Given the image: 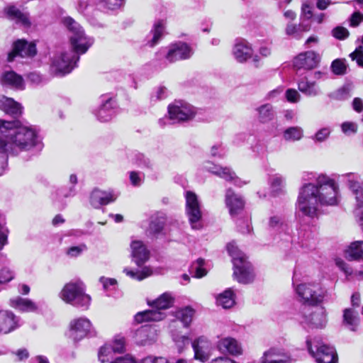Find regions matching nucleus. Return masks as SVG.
Returning <instances> with one entry per match:
<instances>
[{
	"label": "nucleus",
	"instance_id": "nucleus-63",
	"mask_svg": "<svg viewBox=\"0 0 363 363\" xmlns=\"http://www.w3.org/2000/svg\"><path fill=\"white\" fill-rule=\"evenodd\" d=\"M111 353V347L106 345L101 347L99 352V359L101 362L104 363L108 361L107 356Z\"/></svg>",
	"mask_w": 363,
	"mask_h": 363
},
{
	"label": "nucleus",
	"instance_id": "nucleus-27",
	"mask_svg": "<svg viewBox=\"0 0 363 363\" xmlns=\"http://www.w3.org/2000/svg\"><path fill=\"white\" fill-rule=\"evenodd\" d=\"M297 85L299 91L306 96L315 97L321 94V90L317 84L309 81L306 77L298 79Z\"/></svg>",
	"mask_w": 363,
	"mask_h": 363
},
{
	"label": "nucleus",
	"instance_id": "nucleus-33",
	"mask_svg": "<svg viewBox=\"0 0 363 363\" xmlns=\"http://www.w3.org/2000/svg\"><path fill=\"white\" fill-rule=\"evenodd\" d=\"M257 120L262 123H267L272 121L274 117L276 112L270 104H262L256 108Z\"/></svg>",
	"mask_w": 363,
	"mask_h": 363
},
{
	"label": "nucleus",
	"instance_id": "nucleus-39",
	"mask_svg": "<svg viewBox=\"0 0 363 363\" xmlns=\"http://www.w3.org/2000/svg\"><path fill=\"white\" fill-rule=\"evenodd\" d=\"M282 137L286 142L298 141L303 137V130L299 126L289 127L284 130Z\"/></svg>",
	"mask_w": 363,
	"mask_h": 363
},
{
	"label": "nucleus",
	"instance_id": "nucleus-17",
	"mask_svg": "<svg viewBox=\"0 0 363 363\" xmlns=\"http://www.w3.org/2000/svg\"><path fill=\"white\" fill-rule=\"evenodd\" d=\"M225 203L232 217L239 215L245 206L242 197L229 188L225 191Z\"/></svg>",
	"mask_w": 363,
	"mask_h": 363
},
{
	"label": "nucleus",
	"instance_id": "nucleus-1",
	"mask_svg": "<svg viewBox=\"0 0 363 363\" xmlns=\"http://www.w3.org/2000/svg\"><path fill=\"white\" fill-rule=\"evenodd\" d=\"M304 183L298 190L296 202L298 216L317 218L322 206H336L340 201V189L335 181L326 174L305 172Z\"/></svg>",
	"mask_w": 363,
	"mask_h": 363
},
{
	"label": "nucleus",
	"instance_id": "nucleus-62",
	"mask_svg": "<svg viewBox=\"0 0 363 363\" xmlns=\"http://www.w3.org/2000/svg\"><path fill=\"white\" fill-rule=\"evenodd\" d=\"M203 168L205 170H206L216 176H218L222 167L215 164L209 161H207L204 163Z\"/></svg>",
	"mask_w": 363,
	"mask_h": 363
},
{
	"label": "nucleus",
	"instance_id": "nucleus-46",
	"mask_svg": "<svg viewBox=\"0 0 363 363\" xmlns=\"http://www.w3.org/2000/svg\"><path fill=\"white\" fill-rule=\"evenodd\" d=\"M204 260L198 259L196 262L191 266V270L194 273V277L196 278H202L206 275L207 271L203 268Z\"/></svg>",
	"mask_w": 363,
	"mask_h": 363
},
{
	"label": "nucleus",
	"instance_id": "nucleus-64",
	"mask_svg": "<svg viewBox=\"0 0 363 363\" xmlns=\"http://www.w3.org/2000/svg\"><path fill=\"white\" fill-rule=\"evenodd\" d=\"M141 363H167V360L162 357H155L148 356L144 358Z\"/></svg>",
	"mask_w": 363,
	"mask_h": 363
},
{
	"label": "nucleus",
	"instance_id": "nucleus-8",
	"mask_svg": "<svg viewBox=\"0 0 363 363\" xmlns=\"http://www.w3.org/2000/svg\"><path fill=\"white\" fill-rule=\"evenodd\" d=\"M186 214L193 229L199 230L202 228V212L198 196L192 191L185 194Z\"/></svg>",
	"mask_w": 363,
	"mask_h": 363
},
{
	"label": "nucleus",
	"instance_id": "nucleus-5",
	"mask_svg": "<svg viewBox=\"0 0 363 363\" xmlns=\"http://www.w3.org/2000/svg\"><path fill=\"white\" fill-rule=\"evenodd\" d=\"M174 303V298L169 293H164L157 299L148 304L152 307L151 310H147L138 313L135 315V320L137 323L145 321H159L164 318V315L160 310H164L170 308Z\"/></svg>",
	"mask_w": 363,
	"mask_h": 363
},
{
	"label": "nucleus",
	"instance_id": "nucleus-30",
	"mask_svg": "<svg viewBox=\"0 0 363 363\" xmlns=\"http://www.w3.org/2000/svg\"><path fill=\"white\" fill-rule=\"evenodd\" d=\"M10 306L23 313L35 312L38 310V306L35 302L20 296L11 299Z\"/></svg>",
	"mask_w": 363,
	"mask_h": 363
},
{
	"label": "nucleus",
	"instance_id": "nucleus-57",
	"mask_svg": "<svg viewBox=\"0 0 363 363\" xmlns=\"http://www.w3.org/2000/svg\"><path fill=\"white\" fill-rule=\"evenodd\" d=\"M284 224V219L279 216H272L269 220V228L275 230L281 229Z\"/></svg>",
	"mask_w": 363,
	"mask_h": 363
},
{
	"label": "nucleus",
	"instance_id": "nucleus-36",
	"mask_svg": "<svg viewBox=\"0 0 363 363\" xmlns=\"http://www.w3.org/2000/svg\"><path fill=\"white\" fill-rule=\"evenodd\" d=\"M345 254L350 260L363 259V241L352 242L346 250Z\"/></svg>",
	"mask_w": 363,
	"mask_h": 363
},
{
	"label": "nucleus",
	"instance_id": "nucleus-29",
	"mask_svg": "<svg viewBox=\"0 0 363 363\" xmlns=\"http://www.w3.org/2000/svg\"><path fill=\"white\" fill-rule=\"evenodd\" d=\"M2 85L14 89H22L24 87L22 77L13 71H7L3 73L1 77Z\"/></svg>",
	"mask_w": 363,
	"mask_h": 363
},
{
	"label": "nucleus",
	"instance_id": "nucleus-59",
	"mask_svg": "<svg viewBox=\"0 0 363 363\" xmlns=\"http://www.w3.org/2000/svg\"><path fill=\"white\" fill-rule=\"evenodd\" d=\"M286 97L289 101L296 103L300 101L301 95L296 89H289L286 91Z\"/></svg>",
	"mask_w": 363,
	"mask_h": 363
},
{
	"label": "nucleus",
	"instance_id": "nucleus-53",
	"mask_svg": "<svg viewBox=\"0 0 363 363\" xmlns=\"http://www.w3.org/2000/svg\"><path fill=\"white\" fill-rule=\"evenodd\" d=\"M313 16V6L308 1L303 3L301 6V21L309 20Z\"/></svg>",
	"mask_w": 363,
	"mask_h": 363
},
{
	"label": "nucleus",
	"instance_id": "nucleus-3",
	"mask_svg": "<svg viewBox=\"0 0 363 363\" xmlns=\"http://www.w3.org/2000/svg\"><path fill=\"white\" fill-rule=\"evenodd\" d=\"M41 146V139L36 129L23 125L19 121L0 120V152L17 156Z\"/></svg>",
	"mask_w": 363,
	"mask_h": 363
},
{
	"label": "nucleus",
	"instance_id": "nucleus-37",
	"mask_svg": "<svg viewBox=\"0 0 363 363\" xmlns=\"http://www.w3.org/2000/svg\"><path fill=\"white\" fill-rule=\"evenodd\" d=\"M218 177L225 179L227 182H232L235 185L240 187L248 183V182L242 181L241 179L238 177L235 172L228 167H222Z\"/></svg>",
	"mask_w": 363,
	"mask_h": 363
},
{
	"label": "nucleus",
	"instance_id": "nucleus-7",
	"mask_svg": "<svg viewBox=\"0 0 363 363\" xmlns=\"http://www.w3.org/2000/svg\"><path fill=\"white\" fill-rule=\"evenodd\" d=\"M306 345L310 354L315 358L317 363H335L337 356L333 347L324 344L321 339H308Z\"/></svg>",
	"mask_w": 363,
	"mask_h": 363
},
{
	"label": "nucleus",
	"instance_id": "nucleus-44",
	"mask_svg": "<svg viewBox=\"0 0 363 363\" xmlns=\"http://www.w3.org/2000/svg\"><path fill=\"white\" fill-rule=\"evenodd\" d=\"M123 272L127 276L138 281L144 279L145 278L150 276L152 273L151 269L147 267H144L142 270H138L136 272L125 268L123 269Z\"/></svg>",
	"mask_w": 363,
	"mask_h": 363
},
{
	"label": "nucleus",
	"instance_id": "nucleus-48",
	"mask_svg": "<svg viewBox=\"0 0 363 363\" xmlns=\"http://www.w3.org/2000/svg\"><path fill=\"white\" fill-rule=\"evenodd\" d=\"M168 96V90L164 86L157 87L151 94L150 99L152 102H157L166 99Z\"/></svg>",
	"mask_w": 363,
	"mask_h": 363
},
{
	"label": "nucleus",
	"instance_id": "nucleus-21",
	"mask_svg": "<svg viewBox=\"0 0 363 363\" xmlns=\"http://www.w3.org/2000/svg\"><path fill=\"white\" fill-rule=\"evenodd\" d=\"M116 198L117 196L112 191H106L95 189L90 194L89 202L94 208H99L101 206L107 205L114 201Z\"/></svg>",
	"mask_w": 363,
	"mask_h": 363
},
{
	"label": "nucleus",
	"instance_id": "nucleus-15",
	"mask_svg": "<svg viewBox=\"0 0 363 363\" xmlns=\"http://www.w3.org/2000/svg\"><path fill=\"white\" fill-rule=\"evenodd\" d=\"M305 323L311 328H321L327 323L325 310L323 307L303 309Z\"/></svg>",
	"mask_w": 363,
	"mask_h": 363
},
{
	"label": "nucleus",
	"instance_id": "nucleus-38",
	"mask_svg": "<svg viewBox=\"0 0 363 363\" xmlns=\"http://www.w3.org/2000/svg\"><path fill=\"white\" fill-rule=\"evenodd\" d=\"M216 303L218 306H222L223 308H230L235 303V296L230 289H228L216 297Z\"/></svg>",
	"mask_w": 363,
	"mask_h": 363
},
{
	"label": "nucleus",
	"instance_id": "nucleus-18",
	"mask_svg": "<svg viewBox=\"0 0 363 363\" xmlns=\"http://www.w3.org/2000/svg\"><path fill=\"white\" fill-rule=\"evenodd\" d=\"M348 183L350 189L354 194L356 200V206L361 208L363 207V184H360V177L355 173H347L342 175Z\"/></svg>",
	"mask_w": 363,
	"mask_h": 363
},
{
	"label": "nucleus",
	"instance_id": "nucleus-50",
	"mask_svg": "<svg viewBox=\"0 0 363 363\" xmlns=\"http://www.w3.org/2000/svg\"><path fill=\"white\" fill-rule=\"evenodd\" d=\"M331 34L335 38L340 40H344L349 37L350 32L346 28L338 26L331 30Z\"/></svg>",
	"mask_w": 363,
	"mask_h": 363
},
{
	"label": "nucleus",
	"instance_id": "nucleus-49",
	"mask_svg": "<svg viewBox=\"0 0 363 363\" xmlns=\"http://www.w3.org/2000/svg\"><path fill=\"white\" fill-rule=\"evenodd\" d=\"M331 69L336 75H343L346 73L347 65L343 60L337 59L332 62Z\"/></svg>",
	"mask_w": 363,
	"mask_h": 363
},
{
	"label": "nucleus",
	"instance_id": "nucleus-16",
	"mask_svg": "<svg viewBox=\"0 0 363 363\" xmlns=\"http://www.w3.org/2000/svg\"><path fill=\"white\" fill-rule=\"evenodd\" d=\"M36 54L35 44L18 40L14 43L12 51L8 55V60L12 62L17 56L21 57H33Z\"/></svg>",
	"mask_w": 363,
	"mask_h": 363
},
{
	"label": "nucleus",
	"instance_id": "nucleus-25",
	"mask_svg": "<svg viewBox=\"0 0 363 363\" xmlns=\"http://www.w3.org/2000/svg\"><path fill=\"white\" fill-rule=\"evenodd\" d=\"M130 248L133 259L138 267L142 266L149 259V251L141 241H133Z\"/></svg>",
	"mask_w": 363,
	"mask_h": 363
},
{
	"label": "nucleus",
	"instance_id": "nucleus-12",
	"mask_svg": "<svg viewBox=\"0 0 363 363\" xmlns=\"http://www.w3.org/2000/svg\"><path fill=\"white\" fill-rule=\"evenodd\" d=\"M194 358L202 363L208 362L211 357L214 347L213 343L206 337L201 336L191 342Z\"/></svg>",
	"mask_w": 363,
	"mask_h": 363
},
{
	"label": "nucleus",
	"instance_id": "nucleus-14",
	"mask_svg": "<svg viewBox=\"0 0 363 363\" xmlns=\"http://www.w3.org/2000/svg\"><path fill=\"white\" fill-rule=\"evenodd\" d=\"M320 56L313 50L306 51L298 54L293 61V65L296 71L301 69L310 70L315 68L319 64Z\"/></svg>",
	"mask_w": 363,
	"mask_h": 363
},
{
	"label": "nucleus",
	"instance_id": "nucleus-24",
	"mask_svg": "<svg viewBox=\"0 0 363 363\" xmlns=\"http://www.w3.org/2000/svg\"><path fill=\"white\" fill-rule=\"evenodd\" d=\"M116 102L112 98H108L103 101L102 104L98 108L96 116L101 122L106 123L110 121L115 116Z\"/></svg>",
	"mask_w": 363,
	"mask_h": 363
},
{
	"label": "nucleus",
	"instance_id": "nucleus-54",
	"mask_svg": "<svg viewBox=\"0 0 363 363\" xmlns=\"http://www.w3.org/2000/svg\"><path fill=\"white\" fill-rule=\"evenodd\" d=\"M350 57L352 60H356L359 66L363 67V46L359 45Z\"/></svg>",
	"mask_w": 363,
	"mask_h": 363
},
{
	"label": "nucleus",
	"instance_id": "nucleus-31",
	"mask_svg": "<svg viewBox=\"0 0 363 363\" xmlns=\"http://www.w3.org/2000/svg\"><path fill=\"white\" fill-rule=\"evenodd\" d=\"M5 13L7 18L15 21L17 24H21L25 27H28L30 24L28 14L22 13L16 6H8L5 9Z\"/></svg>",
	"mask_w": 363,
	"mask_h": 363
},
{
	"label": "nucleus",
	"instance_id": "nucleus-9",
	"mask_svg": "<svg viewBox=\"0 0 363 363\" xmlns=\"http://www.w3.org/2000/svg\"><path fill=\"white\" fill-rule=\"evenodd\" d=\"M196 115V109L183 101H175L168 106L169 119L173 123L186 122L192 120Z\"/></svg>",
	"mask_w": 363,
	"mask_h": 363
},
{
	"label": "nucleus",
	"instance_id": "nucleus-41",
	"mask_svg": "<svg viewBox=\"0 0 363 363\" xmlns=\"http://www.w3.org/2000/svg\"><path fill=\"white\" fill-rule=\"evenodd\" d=\"M358 313L352 308H346L344 311L343 321L354 331L358 324Z\"/></svg>",
	"mask_w": 363,
	"mask_h": 363
},
{
	"label": "nucleus",
	"instance_id": "nucleus-19",
	"mask_svg": "<svg viewBox=\"0 0 363 363\" xmlns=\"http://www.w3.org/2000/svg\"><path fill=\"white\" fill-rule=\"evenodd\" d=\"M21 318L12 311H0V333H9L21 326Z\"/></svg>",
	"mask_w": 363,
	"mask_h": 363
},
{
	"label": "nucleus",
	"instance_id": "nucleus-10",
	"mask_svg": "<svg viewBox=\"0 0 363 363\" xmlns=\"http://www.w3.org/2000/svg\"><path fill=\"white\" fill-rule=\"evenodd\" d=\"M169 63L190 58L194 54L193 49L186 43L179 42L161 50Z\"/></svg>",
	"mask_w": 363,
	"mask_h": 363
},
{
	"label": "nucleus",
	"instance_id": "nucleus-20",
	"mask_svg": "<svg viewBox=\"0 0 363 363\" xmlns=\"http://www.w3.org/2000/svg\"><path fill=\"white\" fill-rule=\"evenodd\" d=\"M216 347L221 353L233 356L240 355L242 352L240 343L236 339L231 337L220 339L216 343Z\"/></svg>",
	"mask_w": 363,
	"mask_h": 363
},
{
	"label": "nucleus",
	"instance_id": "nucleus-26",
	"mask_svg": "<svg viewBox=\"0 0 363 363\" xmlns=\"http://www.w3.org/2000/svg\"><path fill=\"white\" fill-rule=\"evenodd\" d=\"M138 344L145 346L153 344L157 338V330L152 327L144 326L136 333Z\"/></svg>",
	"mask_w": 363,
	"mask_h": 363
},
{
	"label": "nucleus",
	"instance_id": "nucleus-23",
	"mask_svg": "<svg viewBox=\"0 0 363 363\" xmlns=\"http://www.w3.org/2000/svg\"><path fill=\"white\" fill-rule=\"evenodd\" d=\"M311 24L306 22L304 20L300 21L298 24L289 22L284 29L285 34L295 40H301L303 33L311 30Z\"/></svg>",
	"mask_w": 363,
	"mask_h": 363
},
{
	"label": "nucleus",
	"instance_id": "nucleus-28",
	"mask_svg": "<svg viewBox=\"0 0 363 363\" xmlns=\"http://www.w3.org/2000/svg\"><path fill=\"white\" fill-rule=\"evenodd\" d=\"M0 109L13 117H18L22 113V106L19 103L4 96L0 98Z\"/></svg>",
	"mask_w": 363,
	"mask_h": 363
},
{
	"label": "nucleus",
	"instance_id": "nucleus-47",
	"mask_svg": "<svg viewBox=\"0 0 363 363\" xmlns=\"http://www.w3.org/2000/svg\"><path fill=\"white\" fill-rule=\"evenodd\" d=\"M227 250L230 255L232 257L233 264L235 258L240 259L246 258L245 255L238 249V246L234 242L228 244Z\"/></svg>",
	"mask_w": 363,
	"mask_h": 363
},
{
	"label": "nucleus",
	"instance_id": "nucleus-6",
	"mask_svg": "<svg viewBox=\"0 0 363 363\" xmlns=\"http://www.w3.org/2000/svg\"><path fill=\"white\" fill-rule=\"evenodd\" d=\"M300 301L308 306H317L328 297L327 290L315 282L302 283L295 287Z\"/></svg>",
	"mask_w": 363,
	"mask_h": 363
},
{
	"label": "nucleus",
	"instance_id": "nucleus-35",
	"mask_svg": "<svg viewBox=\"0 0 363 363\" xmlns=\"http://www.w3.org/2000/svg\"><path fill=\"white\" fill-rule=\"evenodd\" d=\"M167 220L166 215L162 212H157L151 218L149 230L151 233L158 234L162 232Z\"/></svg>",
	"mask_w": 363,
	"mask_h": 363
},
{
	"label": "nucleus",
	"instance_id": "nucleus-42",
	"mask_svg": "<svg viewBox=\"0 0 363 363\" xmlns=\"http://www.w3.org/2000/svg\"><path fill=\"white\" fill-rule=\"evenodd\" d=\"M75 194L76 189L74 186H64L55 191L53 199L62 201L65 199L73 197Z\"/></svg>",
	"mask_w": 363,
	"mask_h": 363
},
{
	"label": "nucleus",
	"instance_id": "nucleus-51",
	"mask_svg": "<svg viewBox=\"0 0 363 363\" xmlns=\"http://www.w3.org/2000/svg\"><path fill=\"white\" fill-rule=\"evenodd\" d=\"M331 133V129L328 127L323 128L318 130L315 135L313 137V140L317 143H322L325 141Z\"/></svg>",
	"mask_w": 363,
	"mask_h": 363
},
{
	"label": "nucleus",
	"instance_id": "nucleus-43",
	"mask_svg": "<svg viewBox=\"0 0 363 363\" xmlns=\"http://www.w3.org/2000/svg\"><path fill=\"white\" fill-rule=\"evenodd\" d=\"M164 30V23L162 21H159L154 25L153 29L151 31L152 37L148 41V45L150 47H154L157 45L160 40Z\"/></svg>",
	"mask_w": 363,
	"mask_h": 363
},
{
	"label": "nucleus",
	"instance_id": "nucleus-11",
	"mask_svg": "<svg viewBox=\"0 0 363 363\" xmlns=\"http://www.w3.org/2000/svg\"><path fill=\"white\" fill-rule=\"evenodd\" d=\"M235 279L241 284H249L253 281L255 277L254 269L247 257L242 259L235 258L233 264Z\"/></svg>",
	"mask_w": 363,
	"mask_h": 363
},
{
	"label": "nucleus",
	"instance_id": "nucleus-2",
	"mask_svg": "<svg viewBox=\"0 0 363 363\" xmlns=\"http://www.w3.org/2000/svg\"><path fill=\"white\" fill-rule=\"evenodd\" d=\"M69 31L72 50L55 55L51 63V72L56 76L69 74L77 66L79 55L84 54L94 43V39L85 34L82 27L71 17L62 20Z\"/></svg>",
	"mask_w": 363,
	"mask_h": 363
},
{
	"label": "nucleus",
	"instance_id": "nucleus-55",
	"mask_svg": "<svg viewBox=\"0 0 363 363\" xmlns=\"http://www.w3.org/2000/svg\"><path fill=\"white\" fill-rule=\"evenodd\" d=\"M109 346V345H108ZM111 352L113 351L117 353L123 352L125 350V339L124 337H120L116 339L113 344L110 345Z\"/></svg>",
	"mask_w": 363,
	"mask_h": 363
},
{
	"label": "nucleus",
	"instance_id": "nucleus-52",
	"mask_svg": "<svg viewBox=\"0 0 363 363\" xmlns=\"http://www.w3.org/2000/svg\"><path fill=\"white\" fill-rule=\"evenodd\" d=\"M86 245L85 244H81L78 246H72L67 249L66 255L72 258L77 257L84 251L86 250Z\"/></svg>",
	"mask_w": 363,
	"mask_h": 363
},
{
	"label": "nucleus",
	"instance_id": "nucleus-32",
	"mask_svg": "<svg viewBox=\"0 0 363 363\" xmlns=\"http://www.w3.org/2000/svg\"><path fill=\"white\" fill-rule=\"evenodd\" d=\"M269 184L271 193L274 196H279L286 192V178L279 174L272 175L269 179Z\"/></svg>",
	"mask_w": 363,
	"mask_h": 363
},
{
	"label": "nucleus",
	"instance_id": "nucleus-4",
	"mask_svg": "<svg viewBox=\"0 0 363 363\" xmlns=\"http://www.w3.org/2000/svg\"><path fill=\"white\" fill-rule=\"evenodd\" d=\"M61 298L67 303L86 310L91 302L89 295L85 294V286L81 281H70L60 292Z\"/></svg>",
	"mask_w": 363,
	"mask_h": 363
},
{
	"label": "nucleus",
	"instance_id": "nucleus-13",
	"mask_svg": "<svg viewBox=\"0 0 363 363\" xmlns=\"http://www.w3.org/2000/svg\"><path fill=\"white\" fill-rule=\"evenodd\" d=\"M91 321L84 317L72 320L69 323V335L74 342H77L86 337L91 330Z\"/></svg>",
	"mask_w": 363,
	"mask_h": 363
},
{
	"label": "nucleus",
	"instance_id": "nucleus-56",
	"mask_svg": "<svg viewBox=\"0 0 363 363\" xmlns=\"http://www.w3.org/2000/svg\"><path fill=\"white\" fill-rule=\"evenodd\" d=\"M342 131L347 135L354 134L357 131V125L353 122H344L341 125Z\"/></svg>",
	"mask_w": 363,
	"mask_h": 363
},
{
	"label": "nucleus",
	"instance_id": "nucleus-61",
	"mask_svg": "<svg viewBox=\"0 0 363 363\" xmlns=\"http://www.w3.org/2000/svg\"><path fill=\"white\" fill-rule=\"evenodd\" d=\"M335 264L347 276L352 275L353 271L352 268L342 259H336Z\"/></svg>",
	"mask_w": 363,
	"mask_h": 363
},
{
	"label": "nucleus",
	"instance_id": "nucleus-45",
	"mask_svg": "<svg viewBox=\"0 0 363 363\" xmlns=\"http://www.w3.org/2000/svg\"><path fill=\"white\" fill-rule=\"evenodd\" d=\"M133 162L138 167L143 169H152L153 166L150 160L141 153L135 154L134 158L133 159Z\"/></svg>",
	"mask_w": 363,
	"mask_h": 363
},
{
	"label": "nucleus",
	"instance_id": "nucleus-34",
	"mask_svg": "<svg viewBox=\"0 0 363 363\" xmlns=\"http://www.w3.org/2000/svg\"><path fill=\"white\" fill-rule=\"evenodd\" d=\"M352 86L345 84L342 87L328 94V97L333 101H343L350 99L352 95Z\"/></svg>",
	"mask_w": 363,
	"mask_h": 363
},
{
	"label": "nucleus",
	"instance_id": "nucleus-40",
	"mask_svg": "<svg viewBox=\"0 0 363 363\" xmlns=\"http://www.w3.org/2000/svg\"><path fill=\"white\" fill-rule=\"evenodd\" d=\"M194 315V310L189 307L186 306L183 308L179 309L176 312V318L180 320L184 326L187 327L189 325L191 322L192 321L193 317Z\"/></svg>",
	"mask_w": 363,
	"mask_h": 363
},
{
	"label": "nucleus",
	"instance_id": "nucleus-22",
	"mask_svg": "<svg viewBox=\"0 0 363 363\" xmlns=\"http://www.w3.org/2000/svg\"><path fill=\"white\" fill-rule=\"evenodd\" d=\"M233 55L238 62L243 63L252 57L253 49L250 43L242 39L235 44Z\"/></svg>",
	"mask_w": 363,
	"mask_h": 363
},
{
	"label": "nucleus",
	"instance_id": "nucleus-58",
	"mask_svg": "<svg viewBox=\"0 0 363 363\" xmlns=\"http://www.w3.org/2000/svg\"><path fill=\"white\" fill-rule=\"evenodd\" d=\"M363 21V14L359 11H356L352 14L349 19L350 26L357 27Z\"/></svg>",
	"mask_w": 363,
	"mask_h": 363
},
{
	"label": "nucleus",
	"instance_id": "nucleus-60",
	"mask_svg": "<svg viewBox=\"0 0 363 363\" xmlns=\"http://www.w3.org/2000/svg\"><path fill=\"white\" fill-rule=\"evenodd\" d=\"M13 278V272L7 269L3 268L0 270V284H4L10 281Z\"/></svg>",
	"mask_w": 363,
	"mask_h": 363
}]
</instances>
